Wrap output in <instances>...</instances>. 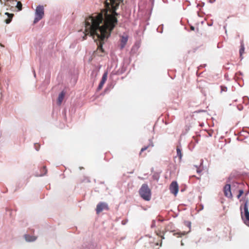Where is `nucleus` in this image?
Listing matches in <instances>:
<instances>
[{"mask_svg": "<svg viewBox=\"0 0 249 249\" xmlns=\"http://www.w3.org/2000/svg\"><path fill=\"white\" fill-rule=\"evenodd\" d=\"M109 0L113 10L112 15L108 14L107 11L104 18L102 14L89 17L85 22V36L86 35L92 36L96 35L98 39L103 41L110 36L111 31L118 22L115 17L118 13L115 11L119 4L116 3V0Z\"/></svg>", "mask_w": 249, "mask_h": 249, "instance_id": "obj_1", "label": "nucleus"}, {"mask_svg": "<svg viewBox=\"0 0 249 249\" xmlns=\"http://www.w3.org/2000/svg\"><path fill=\"white\" fill-rule=\"evenodd\" d=\"M141 197L146 201H149L151 198V191L146 184H143L139 190Z\"/></svg>", "mask_w": 249, "mask_h": 249, "instance_id": "obj_2", "label": "nucleus"}, {"mask_svg": "<svg viewBox=\"0 0 249 249\" xmlns=\"http://www.w3.org/2000/svg\"><path fill=\"white\" fill-rule=\"evenodd\" d=\"M35 17L34 20V23L35 24L40 20L44 15V8L42 5H38L36 6L35 12Z\"/></svg>", "mask_w": 249, "mask_h": 249, "instance_id": "obj_3", "label": "nucleus"}, {"mask_svg": "<svg viewBox=\"0 0 249 249\" xmlns=\"http://www.w3.org/2000/svg\"><path fill=\"white\" fill-rule=\"evenodd\" d=\"M244 215L243 214V213L241 211V216L242 217V219L244 220V223L249 226V212L248 210V202H246V203L244 204Z\"/></svg>", "mask_w": 249, "mask_h": 249, "instance_id": "obj_4", "label": "nucleus"}, {"mask_svg": "<svg viewBox=\"0 0 249 249\" xmlns=\"http://www.w3.org/2000/svg\"><path fill=\"white\" fill-rule=\"evenodd\" d=\"M171 193L175 196H177L178 192V186L176 181H173L170 186Z\"/></svg>", "mask_w": 249, "mask_h": 249, "instance_id": "obj_5", "label": "nucleus"}, {"mask_svg": "<svg viewBox=\"0 0 249 249\" xmlns=\"http://www.w3.org/2000/svg\"><path fill=\"white\" fill-rule=\"evenodd\" d=\"M105 209H108V205L105 202H100L96 207V213H99L101 212Z\"/></svg>", "mask_w": 249, "mask_h": 249, "instance_id": "obj_6", "label": "nucleus"}, {"mask_svg": "<svg viewBox=\"0 0 249 249\" xmlns=\"http://www.w3.org/2000/svg\"><path fill=\"white\" fill-rule=\"evenodd\" d=\"M175 235H177V237H184V239H183L181 241V245L182 246H184L186 244V240H185V238L186 237V232H177L176 233H175Z\"/></svg>", "mask_w": 249, "mask_h": 249, "instance_id": "obj_7", "label": "nucleus"}, {"mask_svg": "<svg viewBox=\"0 0 249 249\" xmlns=\"http://www.w3.org/2000/svg\"><path fill=\"white\" fill-rule=\"evenodd\" d=\"M224 195L228 197H231L232 194L231 191V185L230 184H226L224 188Z\"/></svg>", "mask_w": 249, "mask_h": 249, "instance_id": "obj_8", "label": "nucleus"}, {"mask_svg": "<svg viewBox=\"0 0 249 249\" xmlns=\"http://www.w3.org/2000/svg\"><path fill=\"white\" fill-rule=\"evenodd\" d=\"M65 92L64 91L61 92L59 94L57 99V104L58 105H60L65 96Z\"/></svg>", "mask_w": 249, "mask_h": 249, "instance_id": "obj_9", "label": "nucleus"}, {"mask_svg": "<svg viewBox=\"0 0 249 249\" xmlns=\"http://www.w3.org/2000/svg\"><path fill=\"white\" fill-rule=\"evenodd\" d=\"M128 40V36H122L121 39V49H123Z\"/></svg>", "mask_w": 249, "mask_h": 249, "instance_id": "obj_10", "label": "nucleus"}, {"mask_svg": "<svg viewBox=\"0 0 249 249\" xmlns=\"http://www.w3.org/2000/svg\"><path fill=\"white\" fill-rule=\"evenodd\" d=\"M25 240L27 242H33L35 241L36 238L35 236H30L29 235H25Z\"/></svg>", "mask_w": 249, "mask_h": 249, "instance_id": "obj_11", "label": "nucleus"}, {"mask_svg": "<svg viewBox=\"0 0 249 249\" xmlns=\"http://www.w3.org/2000/svg\"><path fill=\"white\" fill-rule=\"evenodd\" d=\"M201 165H202V163L201 162V163H200L199 165H195L196 170V172L198 174L200 173L202 170V169L201 167Z\"/></svg>", "mask_w": 249, "mask_h": 249, "instance_id": "obj_12", "label": "nucleus"}, {"mask_svg": "<svg viewBox=\"0 0 249 249\" xmlns=\"http://www.w3.org/2000/svg\"><path fill=\"white\" fill-rule=\"evenodd\" d=\"M244 51H245V47H244V45L242 42V43H241V48L239 50L240 57H241L242 55H243V54L244 53Z\"/></svg>", "mask_w": 249, "mask_h": 249, "instance_id": "obj_13", "label": "nucleus"}, {"mask_svg": "<svg viewBox=\"0 0 249 249\" xmlns=\"http://www.w3.org/2000/svg\"><path fill=\"white\" fill-rule=\"evenodd\" d=\"M177 156L179 157V160L180 161L182 158V154L181 150L179 148H177Z\"/></svg>", "mask_w": 249, "mask_h": 249, "instance_id": "obj_14", "label": "nucleus"}, {"mask_svg": "<svg viewBox=\"0 0 249 249\" xmlns=\"http://www.w3.org/2000/svg\"><path fill=\"white\" fill-rule=\"evenodd\" d=\"M107 72L106 71V72H104V73L103 74V75L102 76V80L101 81L105 83L106 81L107 80Z\"/></svg>", "mask_w": 249, "mask_h": 249, "instance_id": "obj_15", "label": "nucleus"}, {"mask_svg": "<svg viewBox=\"0 0 249 249\" xmlns=\"http://www.w3.org/2000/svg\"><path fill=\"white\" fill-rule=\"evenodd\" d=\"M22 5L20 1H18L16 5V7L18 9V11H20L22 9Z\"/></svg>", "mask_w": 249, "mask_h": 249, "instance_id": "obj_16", "label": "nucleus"}, {"mask_svg": "<svg viewBox=\"0 0 249 249\" xmlns=\"http://www.w3.org/2000/svg\"><path fill=\"white\" fill-rule=\"evenodd\" d=\"M104 84V83L101 81L100 84L98 85V87L97 88L98 90H100L102 88Z\"/></svg>", "mask_w": 249, "mask_h": 249, "instance_id": "obj_17", "label": "nucleus"}, {"mask_svg": "<svg viewBox=\"0 0 249 249\" xmlns=\"http://www.w3.org/2000/svg\"><path fill=\"white\" fill-rule=\"evenodd\" d=\"M244 191L242 190H240L239 191V194L237 196V198H239L240 197L243 195Z\"/></svg>", "mask_w": 249, "mask_h": 249, "instance_id": "obj_18", "label": "nucleus"}, {"mask_svg": "<svg viewBox=\"0 0 249 249\" xmlns=\"http://www.w3.org/2000/svg\"><path fill=\"white\" fill-rule=\"evenodd\" d=\"M227 90V89L226 87L225 86H221V92H223V91H226Z\"/></svg>", "mask_w": 249, "mask_h": 249, "instance_id": "obj_19", "label": "nucleus"}, {"mask_svg": "<svg viewBox=\"0 0 249 249\" xmlns=\"http://www.w3.org/2000/svg\"><path fill=\"white\" fill-rule=\"evenodd\" d=\"M5 15H7L8 16V18H12L13 17V14H10L9 13H7V12H6L4 14Z\"/></svg>", "mask_w": 249, "mask_h": 249, "instance_id": "obj_20", "label": "nucleus"}, {"mask_svg": "<svg viewBox=\"0 0 249 249\" xmlns=\"http://www.w3.org/2000/svg\"><path fill=\"white\" fill-rule=\"evenodd\" d=\"M12 18H8V19H7L5 20V23H6V24H9V23L11 22V20H12Z\"/></svg>", "mask_w": 249, "mask_h": 249, "instance_id": "obj_21", "label": "nucleus"}, {"mask_svg": "<svg viewBox=\"0 0 249 249\" xmlns=\"http://www.w3.org/2000/svg\"><path fill=\"white\" fill-rule=\"evenodd\" d=\"M149 147V146H145L143 148H142L141 150V153L143 151H145V150H146L148 147Z\"/></svg>", "mask_w": 249, "mask_h": 249, "instance_id": "obj_22", "label": "nucleus"}, {"mask_svg": "<svg viewBox=\"0 0 249 249\" xmlns=\"http://www.w3.org/2000/svg\"><path fill=\"white\" fill-rule=\"evenodd\" d=\"M106 6L107 8L109 9L110 8V7H109L110 4L108 2H106Z\"/></svg>", "mask_w": 249, "mask_h": 249, "instance_id": "obj_23", "label": "nucleus"}, {"mask_svg": "<svg viewBox=\"0 0 249 249\" xmlns=\"http://www.w3.org/2000/svg\"><path fill=\"white\" fill-rule=\"evenodd\" d=\"M149 142H150V143H149V144L148 146H151L152 147H153L154 146V144H153L152 141L151 140H149Z\"/></svg>", "mask_w": 249, "mask_h": 249, "instance_id": "obj_24", "label": "nucleus"}, {"mask_svg": "<svg viewBox=\"0 0 249 249\" xmlns=\"http://www.w3.org/2000/svg\"><path fill=\"white\" fill-rule=\"evenodd\" d=\"M98 49H100L102 52H103V45L102 44H101L98 47Z\"/></svg>", "mask_w": 249, "mask_h": 249, "instance_id": "obj_25", "label": "nucleus"}, {"mask_svg": "<svg viewBox=\"0 0 249 249\" xmlns=\"http://www.w3.org/2000/svg\"><path fill=\"white\" fill-rule=\"evenodd\" d=\"M190 29L192 31H195V27L193 26H190Z\"/></svg>", "mask_w": 249, "mask_h": 249, "instance_id": "obj_26", "label": "nucleus"}, {"mask_svg": "<svg viewBox=\"0 0 249 249\" xmlns=\"http://www.w3.org/2000/svg\"><path fill=\"white\" fill-rule=\"evenodd\" d=\"M34 76L36 77V73H35V71H34Z\"/></svg>", "mask_w": 249, "mask_h": 249, "instance_id": "obj_27", "label": "nucleus"}, {"mask_svg": "<svg viewBox=\"0 0 249 249\" xmlns=\"http://www.w3.org/2000/svg\"><path fill=\"white\" fill-rule=\"evenodd\" d=\"M190 224H191V223H188V227H190Z\"/></svg>", "mask_w": 249, "mask_h": 249, "instance_id": "obj_28", "label": "nucleus"}]
</instances>
